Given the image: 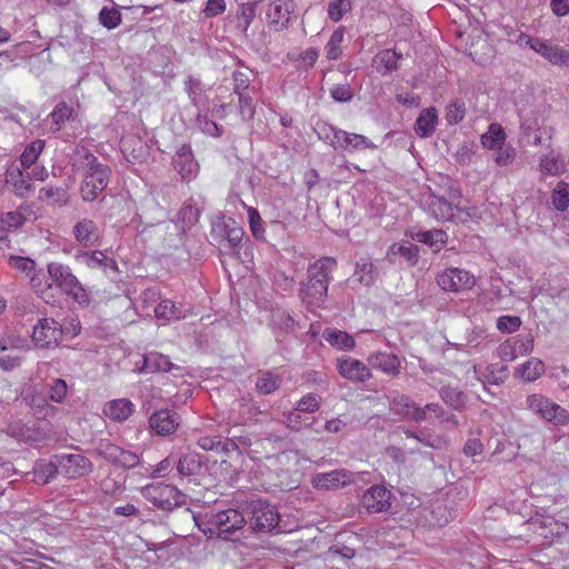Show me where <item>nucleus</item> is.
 Returning a JSON list of instances; mask_svg holds the SVG:
<instances>
[{
  "instance_id": "obj_26",
  "label": "nucleus",
  "mask_w": 569,
  "mask_h": 569,
  "mask_svg": "<svg viewBox=\"0 0 569 569\" xmlns=\"http://www.w3.org/2000/svg\"><path fill=\"white\" fill-rule=\"evenodd\" d=\"M411 237L418 242L428 244L433 251L441 250L448 241V236L442 229L418 231L411 234Z\"/></svg>"
},
{
  "instance_id": "obj_24",
  "label": "nucleus",
  "mask_w": 569,
  "mask_h": 569,
  "mask_svg": "<svg viewBox=\"0 0 569 569\" xmlns=\"http://www.w3.org/2000/svg\"><path fill=\"white\" fill-rule=\"evenodd\" d=\"M438 123V111L436 108L430 107L423 109L415 122V132L420 138H428L432 136Z\"/></svg>"
},
{
  "instance_id": "obj_50",
  "label": "nucleus",
  "mask_w": 569,
  "mask_h": 569,
  "mask_svg": "<svg viewBox=\"0 0 569 569\" xmlns=\"http://www.w3.org/2000/svg\"><path fill=\"white\" fill-rule=\"evenodd\" d=\"M413 403L415 402L411 401L409 397L405 395H396L390 400V411L395 415L407 418Z\"/></svg>"
},
{
  "instance_id": "obj_13",
  "label": "nucleus",
  "mask_w": 569,
  "mask_h": 569,
  "mask_svg": "<svg viewBox=\"0 0 569 569\" xmlns=\"http://www.w3.org/2000/svg\"><path fill=\"white\" fill-rule=\"evenodd\" d=\"M392 493L385 486L373 485L362 496V506L370 513L385 512L391 507Z\"/></svg>"
},
{
  "instance_id": "obj_5",
  "label": "nucleus",
  "mask_w": 569,
  "mask_h": 569,
  "mask_svg": "<svg viewBox=\"0 0 569 569\" xmlns=\"http://www.w3.org/2000/svg\"><path fill=\"white\" fill-rule=\"evenodd\" d=\"M246 513L250 517V527L253 531L268 532L279 522V512L267 500L251 499L246 502Z\"/></svg>"
},
{
  "instance_id": "obj_62",
  "label": "nucleus",
  "mask_w": 569,
  "mask_h": 569,
  "mask_svg": "<svg viewBox=\"0 0 569 569\" xmlns=\"http://www.w3.org/2000/svg\"><path fill=\"white\" fill-rule=\"evenodd\" d=\"M418 252H419L418 247L412 243H409L408 246L393 244L390 247V250H389V253L400 254V256L405 257L408 261H413V262H416L418 259Z\"/></svg>"
},
{
  "instance_id": "obj_55",
  "label": "nucleus",
  "mask_w": 569,
  "mask_h": 569,
  "mask_svg": "<svg viewBox=\"0 0 569 569\" xmlns=\"http://www.w3.org/2000/svg\"><path fill=\"white\" fill-rule=\"evenodd\" d=\"M521 323L518 316H501L497 319V329L503 333H513L520 328Z\"/></svg>"
},
{
  "instance_id": "obj_21",
  "label": "nucleus",
  "mask_w": 569,
  "mask_h": 569,
  "mask_svg": "<svg viewBox=\"0 0 569 569\" xmlns=\"http://www.w3.org/2000/svg\"><path fill=\"white\" fill-rule=\"evenodd\" d=\"M335 149H341L343 151H356L376 149V144L362 134L341 130V132H338V142Z\"/></svg>"
},
{
  "instance_id": "obj_63",
  "label": "nucleus",
  "mask_w": 569,
  "mask_h": 569,
  "mask_svg": "<svg viewBox=\"0 0 569 569\" xmlns=\"http://www.w3.org/2000/svg\"><path fill=\"white\" fill-rule=\"evenodd\" d=\"M174 466H176V458L172 455H170L167 458H164L163 460H161L154 467L150 477L153 479L166 477L173 470Z\"/></svg>"
},
{
  "instance_id": "obj_56",
  "label": "nucleus",
  "mask_w": 569,
  "mask_h": 569,
  "mask_svg": "<svg viewBox=\"0 0 569 569\" xmlns=\"http://www.w3.org/2000/svg\"><path fill=\"white\" fill-rule=\"evenodd\" d=\"M198 446L203 450L211 451H227L228 443H222L220 437L217 436H202L198 439Z\"/></svg>"
},
{
  "instance_id": "obj_1",
  "label": "nucleus",
  "mask_w": 569,
  "mask_h": 569,
  "mask_svg": "<svg viewBox=\"0 0 569 569\" xmlns=\"http://www.w3.org/2000/svg\"><path fill=\"white\" fill-rule=\"evenodd\" d=\"M72 166L83 171L81 197L84 201H94L107 188L111 169L84 147H77L71 158Z\"/></svg>"
},
{
  "instance_id": "obj_8",
  "label": "nucleus",
  "mask_w": 569,
  "mask_h": 569,
  "mask_svg": "<svg viewBox=\"0 0 569 569\" xmlns=\"http://www.w3.org/2000/svg\"><path fill=\"white\" fill-rule=\"evenodd\" d=\"M32 341L40 348H52L61 341V329L52 318H41L33 327Z\"/></svg>"
},
{
  "instance_id": "obj_52",
  "label": "nucleus",
  "mask_w": 569,
  "mask_h": 569,
  "mask_svg": "<svg viewBox=\"0 0 569 569\" xmlns=\"http://www.w3.org/2000/svg\"><path fill=\"white\" fill-rule=\"evenodd\" d=\"M107 257L108 256L103 251L93 250L90 252H83L79 256V259L91 269H103V263H106Z\"/></svg>"
},
{
  "instance_id": "obj_47",
  "label": "nucleus",
  "mask_w": 569,
  "mask_h": 569,
  "mask_svg": "<svg viewBox=\"0 0 569 569\" xmlns=\"http://www.w3.org/2000/svg\"><path fill=\"white\" fill-rule=\"evenodd\" d=\"M8 435L23 442H31L36 440L33 437V430L21 421L10 423L8 426Z\"/></svg>"
},
{
  "instance_id": "obj_17",
  "label": "nucleus",
  "mask_w": 569,
  "mask_h": 569,
  "mask_svg": "<svg viewBox=\"0 0 569 569\" xmlns=\"http://www.w3.org/2000/svg\"><path fill=\"white\" fill-rule=\"evenodd\" d=\"M527 44L553 64H569V52L561 47L551 46L539 38H529Z\"/></svg>"
},
{
  "instance_id": "obj_23",
  "label": "nucleus",
  "mask_w": 569,
  "mask_h": 569,
  "mask_svg": "<svg viewBox=\"0 0 569 569\" xmlns=\"http://www.w3.org/2000/svg\"><path fill=\"white\" fill-rule=\"evenodd\" d=\"M74 239L82 246L89 247L97 243L99 239V229L97 223L91 219H82L73 227Z\"/></svg>"
},
{
  "instance_id": "obj_16",
  "label": "nucleus",
  "mask_w": 569,
  "mask_h": 569,
  "mask_svg": "<svg viewBox=\"0 0 569 569\" xmlns=\"http://www.w3.org/2000/svg\"><path fill=\"white\" fill-rule=\"evenodd\" d=\"M355 481V475L346 469H336L330 472L317 473L312 478V486L321 490L345 487Z\"/></svg>"
},
{
  "instance_id": "obj_33",
  "label": "nucleus",
  "mask_w": 569,
  "mask_h": 569,
  "mask_svg": "<svg viewBox=\"0 0 569 569\" xmlns=\"http://www.w3.org/2000/svg\"><path fill=\"white\" fill-rule=\"evenodd\" d=\"M282 379L278 375H273L270 371H262L256 380V390L268 396L279 390L281 387Z\"/></svg>"
},
{
  "instance_id": "obj_53",
  "label": "nucleus",
  "mask_w": 569,
  "mask_h": 569,
  "mask_svg": "<svg viewBox=\"0 0 569 569\" xmlns=\"http://www.w3.org/2000/svg\"><path fill=\"white\" fill-rule=\"evenodd\" d=\"M187 92L192 103L200 109L204 104L203 91L199 80L190 78L186 83Z\"/></svg>"
},
{
  "instance_id": "obj_15",
  "label": "nucleus",
  "mask_w": 569,
  "mask_h": 569,
  "mask_svg": "<svg viewBox=\"0 0 569 569\" xmlns=\"http://www.w3.org/2000/svg\"><path fill=\"white\" fill-rule=\"evenodd\" d=\"M180 425V417L170 409L154 411L149 418V428L158 436H169L176 432Z\"/></svg>"
},
{
  "instance_id": "obj_4",
  "label": "nucleus",
  "mask_w": 569,
  "mask_h": 569,
  "mask_svg": "<svg viewBox=\"0 0 569 569\" xmlns=\"http://www.w3.org/2000/svg\"><path fill=\"white\" fill-rule=\"evenodd\" d=\"M141 496L158 509L171 511L184 503V495L174 486L153 482L140 489Z\"/></svg>"
},
{
  "instance_id": "obj_43",
  "label": "nucleus",
  "mask_w": 569,
  "mask_h": 569,
  "mask_svg": "<svg viewBox=\"0 0 569 569\" xmlns=\"http://www.w3.org/2000/svg\"><path fill=\"white\" fill-rule=\"evenodd\" d=\"M345 32L342 28L335 30L326 46L327 58L337 60L342 54L341 43L343 41Z\"/></svg>"
},
{
  "instance_id": "obj_6",
  "label": "nucleus",
  "mask_w": 569,
  "mask_h": 569,
  "mask_svg": "<svg viewBox=\"0 0 569 569\" xmlns=\"http://www.w3.org/2000/svg\"><path fill=\"white\" fill-rule=\"evenodd\" d=\"M526 406L532 412L553 425H566L569 422V411L543 395H529L526 399Z\"/></svg>"
},
{
  "instance_id": "obj_37",
  "label": "nucleus",
  "mask_w": 569,
  "mask_h": 569,
  "mask_svg": "<svg viewBox=\"0 0 569 569\" xmlns=\"http://www.w3.org/2000/svg\"><path fill=\"white\" fill-rule=\"evenodd\" d=\"M520 139L531 146H539L541 143V134L538 129L537 120L525 119L521 121Z\"/></svg>"
},
{
  "instance_id": "obj_32",
  "label": "nucleus",
  "mask_w": 569,
  "mask_h": 569,
  "mask_svg": "<svg viewBox=\"0 0 569 569\" xmlns=\"http://www.w3.org/2000/svg\"><path fill=\"white\" fill-rule=\"evenodd\" d=\"M108 459L122 468H133L139 465L140 457L131 451H127L117 446H111L108 452Z\"/></svg>"
},
{
  "instance_id": "obj_9",
  "label": "nucleus",
  "mask_w": 569,
  "mask_h": 569,
  "mask_svg": "<svg viewBox=\"0 0 569 569\" xmlns=\"http://www.w3.org/2000/svg\"><path fill=\"white\" fill-rule=\"evenodd\" d=\"M533 336L519 335L502 342L498 349V357L505 362H511L518 357L526 356L533 350Z\"/></svg>"
},
{
  "instance_id": "obj_30",
  "label": "nucleus",
  "mask_w": 569,
  "mask_h": 569,
  "mask_svg": "<svg viewBox=\"0 0 569 569\" xmlns=\"http://www.w3.org/2000/svg\"><path fill=\"white\" fill-rule=\"evenodd\" d=\"M57 473H60L59 467L56 465V455L49 460H41L33 468L34 481L38 483H49Z\"/></svg>"
},
{
  "instance_id": "obj_25",
  "label": "nucleus",
  "mask_w": 569,
  "mask_h": 569,
  "mask_svg": "<svg viewBox=\"0 0 569 569\" xmlns=\"http://www.w3.org/2000/svg\"><path fill=\"white\" fill-rule=\"evenodd\" d=\"M134 411V405L126 398L111 400L106 403L103 413L113 421H124Z\"/></svg>"
},
{
  "instance_id": "obj_3",
  "label": "nucleus",
  "mask_w": 569,
  "mask_h": 569,
  "mask_svg": "<svg viewBox=\"0 0 569 569\" xmlns=\"http://www.w3.org/2000/svg\"><path fill=\"white\" fill-rule=\"evenodd\" d=\"M48 272L53 283L78 305L88 306L90 296L68 266L59 262H50Z\"/></svg>"
},
{
  "instance_id": "obj_58",
  "label": "nucleus",
  "mask_w": 569,
  "mask_h": 569,
  "mask_svg": "<svg viewBox=\"0 0 569 569\" xmlns=\"http://www.w3.org/2000/svg\"><path fill=\"white\" fill-rule=\"evenodd\" d=\"M239 112L243 120H251L256 113V107L250 96L243 93L238 96Z\"/></svg>"
},
{
  "instance_id": "obj_59",
  "label": "nucleus",
  "mask_w": 569,
  "mask_h": 569,
  "mask_svg": "<svg viewBox=\"0 0 569 569\" xmlns=\"http://www.w3.org/2000/svg\"><path fill=\"white\" fill-rule=\"evenodd\" d=\"M248 214H249V226H250L252 236L256 239H263V237H264V229L262 227L263 222H262V219H261L258 210L254 208H249Z\"/></svg>"
},
{
  "instance_id": "obj_22",
  "label": "nucleus",
  "mask_w": 569,
  "mask_h": 569,
  "mask_svg": "<svg viewBox=\"0 0 569 569\" xmlns=\"http://www.w3.org/2000/svg\"><path fill=\"white\" fill-rule=\"evenodd\" d=\"M6 182L13 188L14 193L19 197H28L33 190L29 177H26L17 164H11L7 169Z\"/></svg>"
},
{
  "instance_id": "obj_31",
  "label": "nucleus",
  "mask_w": 569,
  "mask_h": 569,
  "mask_svg": "<svg viewBox=\"0 0 569 569\" xmlns=\"http://www.w3.org/2000/svg\"><path fill=\"white\" fill-rule=\"evenodd\" d=\"M121 151L129 161H142L147 156V148L138 137H128L121 140Z\"/></svg>"
},
{
  "instance_id": "obj_41",
  "label": "nucleus",
  "mask_w": 569,
  "mask_h": 569,
  "mask_svg": "<svg viewBox=\"0 0 569 569\" xmlns=\"http://www.w3.org/2000/svg\"><path fill=\"white\" fill-rule=\"evenodd\" d=\"M466 117V103L461 99L451 101L446 108L445 119L449 124H458Z\"/></svg>"
},
{
  "instance_id": "obj_14",
  "label": "nucleus",
  "mask_w": 569,
  "mask_h": 569,
  "mask_svg": "<svg viewBox=\"0 0 569 569\" xmlns=\"http://www.w3.org/2000/svg\"><path fill=\"white\" fill-rule=\"evenodd\" d=\"M438 284L443 290L461 291L469 289L475 284V277L467 270L450 268L439 274Z\"/></svg>"
},
{
  "instance_id": "obj_19",
  "label": "nucleus",
  "mask_w": 569,
  "mask_h": 569,
  "mask_svg": "<svg viewBox=\"0 0 569 569\" xmlns=\"http://www.w3.org/2000/svg\"><path fill=\"white\" fill-rule=\"evenodd\" d=\"M426 209L430 216L441 221H452L461 210L455 207L443 197L429 196L426 201Z\"/></svg>"
},
{
  "instance_id": "obj_49",
  "label": "nucleus",
  "mask_w": 569,
  "mask_h": 569,
  "mask_svg": "<svg viewBox=\"0 0 569 569\" xmlns=\"http://www.w3.org/2000/svg\"><path fill=\"white\" fill-rule=\"evenodd\" d=\"M316 132L319 139L328 142L333 148L338 142V132H341V129H338L327 122H318L316 127Z\"/></svg>"
},
{
  "instance_id": "obj_48",
  "label": "nucleus",
  "mask_w": 569,
  "mask_h": 569,
  "mask_svg": "<svg viewBox=\"0 0 569 569\" xmlns=\"http://www.w3.org/2000/svg\"><path fill=\"white\" fill-rule=\"evenodd\" d=\"M321 398L317 393H307L295 406L296 411L315 413L319 410Z\"/></svg>"
},
{
  "instance_id": "obj_35",
  "label": "nucleus",
  "mask_w": 569,
  "mask_h": 569,
  "mask_svg": "<svg viewBox=\"0 0 569 569\" xmlns=\"http://www.w3.org/2000/svg\"><path fill=\"white\" fill-rule=\"evenodd\" d=\"M51 119V130L52 132H58L64 126V123L73 118V108L69 106L67 102H59L52 112L49 114Z\"/></svg>"
},
{
  "instance_id": "obj_11",
  "label": "nucleus",
  "mask_w": 569,
  "mask_h": 569,
  "mask_svg": "<svg viewBox=\"0 0 569 569\" xmlns=\"http://www.w3.org/2000/svg\"><path fill=\"white\" fill-rule=\"evenodd\" d=\"M296 10L293 0H272L266 10L267 22L276 31L287 28L290 16Z\"/></svg>"
},
{
  "instance_id": "obj_60",
  "label": "nucleus",
  "mask_w": 569,
  "mask_h": 569,
  "mask_svg": "<svg viewBox=\"0 0 569 569\" xmlns=\"http://www.w3.org/2000/svg\"><path fill=\"white\" fill-rule=\"evenodd\" d=\"M330 96L337 102H349L353 98V90L348 83L337 84L330 89Z\"/></svg>"
},
{
  "instance_id": "obj_54",
  "label": "nucleus",
  "mask_w": 569,
  "mask_h": 569,
  "mask_svg": "<svg viewBox=\"0 0 569 569\" xmlns=\"http://www.w3.org/2000/svg\"><path fill=\"white\" fill-rule=\"evenodd\" d=\"M258 2L242 3L239 9V26H242V30L246 32L256 17V8Z\"/></svg>"
},
{
  "instance_id": "obj_34",
  "label": "nucleus",
  "mask_w": 569,
  "mask_h": 569,
  "mask_svg": "<svg viewBox=\"0 0 569 569\" xmlns=\"http://www.w3.org/2000/svg\"><path fill=\"white\" fill-rule=\"evenodd\" d=\"M545 372V363L538 358H530L516 369V375L525 381H535Z\"/></svg>"
},
{
  "instance_id": "obj_42",
  "label": "nucleus",
  "mask_w": 569,
  "mask_h": 569,
  "mask_svg": "<svg viewBox=\"0 0 569 569\" xmlns=\"http://www.w3.org/2000/svg\"><path fill=\"white\" fill-rule=\"evenodd\" d=\"M43 147L44 142L42 140H36L28 144L20 156L21 166L23 168H30L38 159L39 154L43 150Z\"/></svg>"
},
{
  "instance_id": "obj_51",
  "label": "nucleus",
  "mask_w": 569,
  "mask_h": 569,
  "mask_svg": "<svg viewBox=\"0 0 569 569\" xmlns=\"http://www.w3.org/2000/svg\"><path fill=\"white\" fill-rule=\"evenodd\" d=\"M99 21L107 29H114L121 23V13L114 8L103 7L99 12Z\"/></svg>"
},
{
  "instance_id": "obj_38",
  "label": "nucleus",
  "mask_w": 569,
  "mask_h": 569,
  "mask_svg": "<svg viewBox=\"0 0 569 569\" xmlns=\"http://www.w3.org/2000/svg\"><path fill=\"white\" fill-rule=\"evenodd\" d=\"M400 59V53H398L396 50L387 49L380 51L376 56L375 61L378 64V70H380V68H383L385 73H389L396 71L399 68L398 62Z\"/></svg>"
},
{
  "instance_id": "obj_20",
  "label": "nucleus",
  "mask_w": 569,
  "mask_h": 569,
  "mask_svg": "<svg viewBox=\"0 0 569 569\" xmlns=\"http://www.w3.org/2000/svg\"><path fill=\"white\" fill-rule=\"evenodd\" d=\"M369 365L383 373L397 377L400 375L401 362L400 359L393 355L382 351H377L368 357Z\"/></svg>"
},
{
  "instance_id": "obj_10",
  "label": "nucleus",
  "mask_w": 569,
  "mask_h": 569,
  "mask_svg": "<svg viewBox=\"0 0 569 569\" xmlns=\"http://www.w3.org/2000/svg\"><path fill=\"white\" fill-rule=\"evenodd\" d=\"M211 522L216 529H220L223 539H229L236 531L242 529L246 525L243 512L237 509H227L211 513Z\"/></svg>"
},
{
  "instance_id": "obj_12",
  "label": "nucleus",
  "mask_w": 569,
  "mask_h": 569,
  "mask_svg": "<svg viewBox=\"0 0 569 569\" xmlns=\"http://www.w3.org/2000/svg\"><path fill=\"white\" fill-rule=\"evenodd\" d=\"M174 170L180 174L183 181L193 180L199 171V163L194 159L193 152L189 144H182L172 158Z\"/></svg>"
},
{
  "instance_id": "obj_57",
  "label": "nucleus",
  "mask_w": 569,
  "mask_h": 569,
  "mask_svg": "<svg viewBox=\"0 0 569 569\" xmlns=\"http://www.w3.org/2000/svg\"><path fill=\"white\" fill-rule=\"evenodd\" d=\"M199 218L198 209L192 206H183L178 212V221L182 223V229L193 226Z\"/></svg>"
},
{
  "instance_id": "obj_2",
  "label": "nucleus",
  "mask_w": 569,
  "mask_h": 569,
  "mask_svg": "<svg viewBox=\"0 0 569 569\" xmlns=\"http://www.w3.org/2000/svg\"><path fill=\"white\" fill-rule=\"evenodd\" d=\"M337 262L331 257H322L311 263L307 270V281L301 283L300 298L307 305L323 302L328 292L331 272Z\"/></svg>"
},
{
  "instance_id": "obj_45",
  "label": "nucleus",
  "mask_w": 569,
  "mask_h": 569,
  "mask_svg": "<svg viewBox=\"0 0 569 569\" xmlns=\"http://www.w3.org/2000/svg\"><path fill=\"white\" fill-rule=\"evenodd\" d=\"M440 397L448 406L452 407L453 409H460L465 406V396L457 388L449 386L441 388Z\"/></svg>"
},
{
  "instance_id": "obj_61",
  "label": "nucleus",
  "mask_w": 569,
  "mask_h": 569,
  "mask_svg": "<svg viewBox=\"0 0 569 569\" xmlns=\"http://www.w3.org/2000/svg\"><path fill=\"white\" fill-rule=\"evenodd\" d=\"M61 329V338L63 336L74 338L81 331V323L77 317H68L64 319L63 323H59Z\"/></svg>"
},
{
  "instance_id": "obj_7",
  "label": "nucleus",
  "mask_w": 569,
  "mask_h": 569,
  "mask_svg": "<svg viewBox=\"0 0 569 569\" xmlns=\"http://www.w3.org/2000/svg\"><path fill=\"white\" fill-rule=\"evenodd\" d=\"M56 465L60 469V473L69 479H77L91 472V461L79 453H61L56 455Z\"/></svg>"
},
{
  "instance_id": "obj_46",
  "label": "nucleus",
  "mask_w": 569,
  "mask_h": 569,
  "mask_svg": "<svg viewBox=\"0 0 569 569\" xmlns=\"http://www.w3.org/2000/svg\"><path fill=\"white\" fill-rule=\"evenodd\" d=\"M352 8L351 0H331L328 4V17L333 22H338Z\"/></svg>"
},
{
  "instance_id": "obj_39",
  "label": "nucleus",
  "mask_w": 569,
  "mask_h": 569,
  "mask_svg": "<svg viewBox=\"0 0 569 569\" xmlns=\"http://www.w3.org/2000/svg\"><path fill=\"white\" fill-rule=\"evenodd\" d=\"M540 170L547 176H558L565 172L566 164L563 159L558 156H543L540 159Z\"/></svg>"
},
{
  "instance_id": "obj_36",
  "label": "nucleus",
  "mask_w": 569,
  "mask_h": 569,
  "mask_svg": "<svg viewBox=\"0 0 569 569\" xmlns=\"http://www.w3.org/2000/svg\"><path fill=\"white\" fill-rule=\"evenodd\" d=\"M506 140L503 128L499 123H490L488 131L481 136V143L487 149H496Z\"/></svg>"
},
{
  "instance_id": "obj_27",
  "label": "nucleus",
  "mask_w": 569,
  "mask_h": 569,
  "mask_svg": "<svg viewBox=\"0 0 569 569\" xmlns=\"http://www.w3.org/2000/svg\"><path fill=\"white\" fill-rule=\"evenodd\" d=\"M177 471L181 477L198 475L202 469V461L199 455L188 452L176 459Z\"/></svg>"
},
{
  "instance_id": "obj_64",
  "label": "nucleus",
  "mask_w": 569,
  "mask_h": 569,
  "mask_svg": "<svg viewBox=\"0 0 569 569\" xmlns=\"http://www.w3.org/2000/svg\"><path fill=\"white\" fill-rule=\"evenodd\" d=\"M67 196V191L64 188H58L48 186L42 188L39 192L40 200H53V201H62Z\"/></svg>"
},
{
  "instance_id": "obj_44",
  "label": "nucleus",
  "mask_w": 569,
  "mask_h": 569,
  "mask_svg": "<svg viewBox=\"0 0 569 569\" xmlns=\"http://www.w3.org/2000/svg\"><path fill=\"white\" fill-rule=\"evenodd\" d=\"M551 199L557 210H566L569 206V183L565 181L558 182V184L553 189Z\"/></svg>"
},
{
  "instance_id": "obj_28",
  "label": "nucleus",
  "mask_w": 569,
  "mask_h": 569,
  "mask_svg": "<svg viewBox=\"0 0 569 569\" xmlns=\"http://www.w3.org/2000/svg\"><path fill=\"white\" fill-rule=\"evenodd\" d=\"M173 368V363L170 361L169 357L163 356L158 352H149L143 356V367L142 371L146 372H169Z\"/></svg>"
},
{
  "instance_id": "obj_40",
  "label": "nucleus",
  "mask_w": 569,
  "mask_h": 569,
  "mask_svg": "<svg viewBox=\"0 0 569 569\" xmlns=\"http://www.w3.org/2000/svg\"><path fill=\"white\" fill-rule=\"evenodd\" d=\"M156 317L163 320L181 319L182 311L169 299L162 300L154 309Z\"/></svg>"
},
{
  "instance_id": "obj_18",
  "label": "nucleus",
  "mask_w": 569,
  "mask_h": 569,
  "mask_svg": "<svg viewBox=\"0 0 569 569\" xmlns=\"http://www.w3.org/2000/svg\"><path fill=\"white\" fill-rule=\"evenodd\" d=\"M338 369L343 378L353 382H365L372 377L371 370L367 365L350 357L339 359Z\"/></svg>"
},
{
  "instance_id": "obj_29",
  "label": "nucleus",
  "mask_w": 569,
  "mask_h": 569,
  "mask_svg": "<svg viewBox=\"0 0 569 569\" xmlns=\"http://www.w3.org/2000/svg\"><path fill=\"white\" fill-rule=\"evenodd\" d=\"M322 336L328 343L340 350L350 351L356 347L355 338L346 331L327 329Z\"/></svg>"
}]
</instances>
